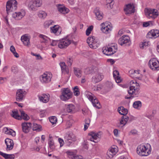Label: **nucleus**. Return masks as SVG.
<instances>
[{"mask_svg":"<svg viewBox=\"0 0 159 159\" xmlns=\"http://www.w3.org/2000/svg\"><path fill=\"white\" fill-rule=\"evenodd\" d=\"M62 72L64 74H68L69 73L68 69L65 65L63 67L61 68Z\"/></svg>","mask_w":159,"mask_h":159,"instance_id":"obj_49","label":"nucleus"},{"mask_svg":"<svg viewBox=\"0 0 159 159\" xmlns=\"http://www.w3.org/2000/svg\"><path fill=\"white\" fill-rule=\"evenodd\" d=\"M38 16L40 18H44L46 17L47 14L44 11H40L39 12L38 14Z\"/></svg>","mask_w":159,"mask_h":159,"instance_id":"obj_45","label":"nucleus"},{"mask_svg":"<svg viewBox=\"0 0 159 159\" xmlns=\"http://www.w3.org/2000/svg\"><path fill=\"white\" fill-rule=\"evenodd\" d=\"M42 4L41 0H31L30 1L28 7L32 10H35L37 7H40Z\"/></svg>","mask_w":159,"mask_h":159,"instance_id":"obj_10","label":"nucleus"},{"mask_svg":"<svg viewBox=\"0 0 159 159\" xmlns=\"http://www.w3.org/2000/svg\"><path fill=\"white\" fill-rule=\"evenodd\" d=\"M57 42L56 41H53L51 43V45L52 46H55L57 45Z\"/></svg>","mask_w":159,"mask_h":159,"instance_id":"obj_63","label":"nucleus"},{"mask_svg":"<svg viewBox=\"0 0 159 159\" xmlns=\"http://www.w3.org/2000/svg\"><path fill=\"white\" fill-rule=\"evenodd\" d=\"M129 90L128 91V93L130 94L135 95L138 94L140 89V86L136 80H131L130 82Z\"/></svg>","mask_w":159,"mask_h":159,"instance_id":"obj_3","label":"nucleus"},{"mask_svg":"<svg viewBox=\"0 0 159 159\" xmlns=\"http://www.w3.org/2000/svg\"><path fill=\"white\" fill-rule=\"evenodd\" d=\"M73 60L72 58H69L67 60V62L68 66H71Z\"/></svg>","mask_w":159,"mask_h":159,"instance_id":"obj_54","label":"nucleus"},{"mask_svg":"<svg viewBox=\"0 0 159 159\" xmlns=\"http://www.w3.org/2000/svg\"><path fill=\"white\" fill-rule=\"evenodd\" d=\"M5 133L9 135H11L12 136H15L16 135V132L12 129L7 128L5 127L3 129Z\"/></svg>","mask_w":159,"mask_h":159,"instance_id":"obj_28","label":"nucleus"},{"mask_svg":"<svg viewBox=\"0 0 159 159\" xmlns=\"http://www.w3.org/2000/svg\"><path fill=\"white\" fill-rule=\"evenodd\" d=\"M59 26L55 25L54 26L50 27L51 32L56 34V35L58 34L59 32L57 33L59 29Z\"/></svg>","mask_w":159,"mask_h":159,"instance_id":"obj_39","label":"nucleus"},{"mask_svg":"<svg viewBox=\"0 0 159 159\" xmlns=\"http://www.w3.org/2000/svg\"><path fill=\"white\" fill-rule=\"evenodd\" d=\"M53 21L52 20H49L47 21H46L45 22V25H47L48 27L50 25H52V23L53 22Z\"/></svg>","mask_w":159,"mask_h":159,"instance_id":"obj_59","label":"nucleus"},{"mask_svg":"<svg viewBox=\"0 0 159 159\" xmlns=\"http://www.w3.org/2000/svg\"><path fill=\"white\" fill-rule=\"evenodd\" d=\"M19 111L20 112L21 116V119H23L25 120H28L30 118L29 116L26 114L25 112L22 110H20Z\"/></svg>","mask_w":159,"mask_h":159,"instance_id":"obj_34","label":"nucleus"},{"mask_svg":"<svg viewBox=\"0 0 159 159\" xmlns=\"http://www.w3.org/2000/svg\"><path fill=\"white\" fill-rule=\"evenodd\" d=\"M112 29V27L107 23H103L101 25V30L105 34H108L110 32Z\"/></svg>","mask_w":159,"mask_h":159,"instance_id":"obj_18","label":"nucleus"},{"mask_svg":"<svg viewBox=\"0 0 159 159\" xmlns=\"http://www.w3.org/2000/svg\"><path fill=\"white\" fill-rule=\"evenodd\" d=\"M0 155L5 159H14L15 156L14 154H8L0 151Z\"/></svg>","mask_w":159,"mask_h":159,"instance_id":"obj_33","label":"nucleus"},{"mask_svg":"<svg viewBox=\"0 0 159 159\" xmlns=\"http://www.w3.org/2000/svg\"><path fill=\"white\" fill-rule=\"evenodd\" d=\"M149 42H143L140 45V48L143 49L146 46H148L149 44Z\"/></svg>","mask_w":159,"mask_h":159,"instance_id":"obj_52","label":"nucleus"},{"mask_svg":"<svg viewBox=\"0 0 159 159\" xmlns=\"http://www.w3.org/2000/svg\"><path fill=\"white\" fill-rule=\"evenodd\" d=\"M48 143L50 148L52 150H54L55 148L54 142L53 139H48Z\"/></svg>","mask_w":159,"mask_h":159,"instance_id":"obj_40","label":"nucleus"},{"mask_svg":"<svg viewBox=\"0 0 159 159\" xmlns=\"http://www.w3.org/2000/svg\"><path fill=\"white\" fill-rule=\"evenodd\" d=\"M75 108V106L74 104H70L67 105L66 107V111L68 113H74Z\"/></svg>","mask_w":159,"mask_h":159,"instance_id":"obj_31","label":"nucleus"},{"mask_svg":"<svg viewBox=\"0 0 159 159\" xmlns=\"http://www.w3.org/2000/svg\"><path fill=\"white\" fill-rule=\"evenodd\" d=\"M148 65L153 71L159 70V62L156 58L151 59L148 62Z\"/></svg>","mask_w":159,"mask_h":159,"instance_id":"obj_9","label":"nucleus"},{"mask_svg":"<svg viewBox=\"0 0 159 159\" xmlns=\"http://www.w3.org/2000/svg\"><path fill=\"white\" fill-rule=\"evenodd\" d=\"M124 10L126 15H130L134 13L135 11V7L134 4L129 3L126 5Z\"/></svg>","mask_w":159,"mask_h":159,"instance_id":"obj_16","label":"nucleus"},{"mask_svg":"<svg viewBox=\"0 0 159 159\" xmlns=\"http://www.w3.org/2000/svg\"><path fill=\"white\" fill-rule=\"evenodd\" d=\"M93 29V26L92 25L90 26L86 30V34L87 36L89 35L91 33V32L92 30Z\"/></svg>","mask_w":159,"mask_h":159,"instance_id":"obj_51","label":"nucleus"},{"mask_svg":"<svg viewBox=\"0 0 159 159\" xmlns=\"http://www.w3.org/2000/svg\"><path fill=\"white\" fill-rule=\"evenodd\" d=\"M113 74L116 82L118 83H120L121 80L120 77L119 76V72L117 70H115L113 71Z\"/></svg>","mask_w":159,"mask_h":159,"instance_id":"obj_29","label":"nucleus"},{"mask_svg":"<svg viewBox=\"0 0 159 159\" xmlns=\"http://www.w3.org/2000/svg\"><path fill=\"white\" fill-rule=\"evenodd\" d=\"M150 25L149 22H146L143 23V27H147Z\"/></svg>","mask_w":159,"mask_h":159,"instance_id":"obj_61","label":"nucleus"},{"mask_svg":"<svg viewBox=\"0 0 159 159\" xmlns=\"http://www.w3.org/2000/svg\"><path fill=\"white\" fill-rule=\"evenodd\" d=\"M87 43L91 48L96 49L99 46V44L97 39L94 36H92L88 38Z\"/></svg>","mask_w":159,"mask_h":159,"instance_id":"obj_11","label":"nucleus"},{"mask_svg":"<svg viewBox=\"0 0 159 159\" xmlns=\"http://www.w3.org/2000/svg\"><path fill=\"white\" fill-rule=\"evenodd\" d=\"M117 45L114 43L109 44L107 47L102 48L103 53L107 56H111L115 53L117 51Z\"/></svg>","mask_w":159,"mask_h":159,"instance_id":"obj_2","label":"nucleus"},{"mask_svg":"<svg viewBox=\"0 0 159 159\" xmlns=\"http://www.w3.org/2000/svg\"><path fill=\"white\" fill-rule=\"evenodd\" d=\"M26 92L22 89L17 90L16 96V99L17 101H20L23 100L24 97L26 95Z\"/></svg>","mask_w":159,"mask_h":159,"instance_id":"obj_17","label":"nucleus"},{"mask_svg":"<svg viewBox=\"0 0 159 159\" xmlns=\"http://www.w3.org/2000/svg\"><path fill=\"white\" fill-rule=\"evenodd\" d=\"M119 113L121 115L124 116L126 115L128 113V110L124 108L123 107H119L117 109Z\"/></svg>","mask_w":159,"mask_h":159,"instance_id":"obj_32","label":"nucleus"},{"mask_svg":"<svg viewBox=\"0 0 159 159\" xmlns=\"http://www.w3.org/2000/svg\"><path fill=\"white\" fill-rule=\"evenodd\" d=\"M21 40L25 45L26 46L30 45V38L27 34L23 35L21 37Z\"/></svg>","mask_w":159,"mask_h":159,"instance_id":"obj_24","label":"nucleus"},{"mask_svg":"<svg viewBox=\"0 0 159 159\" xmlns=\"http://www.w3.org/2000/svg\"><path fill=\"white\" fill-rule=\"evenodd\" d=\"M45 111H40V115L41 117H43L45 116Z\"/></svg>","mask_w":159,"mask_h":159,"instance_id":"obj_64","label":"nucleus"},{"mask_svg":"<svg viewBox=\"0 0 159 159\" xmlns=\"http://www.w3.org/2000/svg\"><path fill=\"white\" fill-rule=\"evenodd\" d=\"M62 72L64 74H68L69 73L68 69L65 65L63 67L61 68Z\"/></svg>","mask_w":159,"mask_h":159,"instance_id":"obj_48","label":"nucleus"},{"mask_svg":"<svg viewBox=\"0 0 159 159\" xmlns=\"http://www.w3.org/2000/svg\"><path fill=\"white\" fill-rule=\"evenodd\" d=\"M118 43L121 46L124 44L129 46L130 43V38L128 35H123L119 39Z\"/></svg>","mask_w":159,"mask_h":159,"instance_id":"obj_14","label":"nucleus"},{"mask_svg":"<svg viewBox=\"0 0 159 159\" xmlns=\"http://www.w3.org/2000/svg\"><path fill=\"white\" fill-rule=\"evenodd\" d=\"M128 120L129 117L127 116H123L121 117L120 121V123L121 125H123L124 126L126 124Z\"/></svg>","mask_w":159,"mask_h":159,"instance_id":"obj_35","label":"nucleus"},{"mask_svg":"<svg viewBox=\"0 0 159 159\" xmlns=\"http://www.w3.org/2000/svg\"><path fill=\"white\" fill-rule=\"evenodd\" d=\"M22 130L23 132L26 133L29 132L31 126V124L30 122H24L21 124Z\"/></svg>","mask_w":159,"mask_h":159,"instance_id":"obj_21","label":"nucleus"},{"mask_svg":"<svg viewBox=\"0 0 159 159\" xmlns=\"http://www.w3.org/2000/svg\"><path fill=\"white\" fill-rule=\"evenodd\" d=\"M118 130L116 129H114L113 131V133L114 135L117 136L118 134Z\"/></svg>","mask_w":159,"mask_h":159,"instance_id":"obj_62","label":"nucleus"},{"mask_svg":"<svg viewBox=\"0 0 159 159\" xmlns=\"http://www.w3.org/2000/svg\"><path fill=\"white\" fill-rule=\"evenodd\" d=\"M117 149L113 147H111L109 149V151L107 152V154H110V153H112V154H115L117 153Z\"/></svg>","mask_w":159,"mask_h":159,"instance_id":"obj_43","label":"nucleus"},{"mask_svg":"<svg viewBox=\"0 0 159 159\" xmlns=\"http://www.w3.org/2000/svg\"><path fill=\"white\" fill-rule=\"evenodd\" d=\"M50 95L49 94H43L41 96H39V98L40 101L44 103L47 102L49 99Z\"/></svg>","mask_w":159,"mask_h":159,"instance_id":"obj_27","label":"nucleus"},{"mask_svg":"<svg viewBox=\"0 0 159 159\" xmlns=\"http://www.w3.org/2000/svg\"><path fill=\"white\" fill-rule=\"evenodd\" d=\"M141 102L139 101L135 102H134L133 106L135 108L139 109L141 107Z\"/></svg>","mask_w":159,"mask_h":159,"instance_id":"obj_41","label":"nucleus"},{"mask_svg":"<svg viewBox=\"0 0 159 159\" xmlns=\"http://www.w3.org/2000/svg\"><path fill=\"white\" fill-rule=\"evenodd\" d=\"M25 15V12L22 11L21 12H16L12 15L13 18L16 20H19L21 19Z\"/></svg>","mask_w":159,"mask_h":159,"instance_id":"obj_22","label":"nucleus"},{"mask_svg":"<svg viewBox=\"0 0 159 159\" xmlns=\"http://www.w3.org/2000/svg\"><path fill=\"white\" fill-rule=\"evenodd\" d=\"M106 2L108 6H110L111 8H112L113 5L114 4V1L113 0H106Z\"/></svg>","mask_w":159,"mask_h":159,"instance_id":"obj_50","label":"nucleus"},{"mask_svg":"<svg viewBox=\"0 0 159 159\" xmlns=\"http://www.w3.org/2000/svg\"><path fill=\"white\" fill-rule=\"evenodd\" d=\"M101 133L100 132L98 133L93 132H90L88 134L89 136H90L89 140L95 143H98L101 138Z\"/></svg>","mask_w":159,"mask_h":159,"instance_id":"obj_12","label":"nucleus"},{"mask_svg":"<svg viewBox=\"0 0 159 159\" xmlns=\"http://www.w3.org/2000/svg\"><path fill=\"white\" fill-rule=\"evenodd\" d=\"M104 78V75L102 73L98 71L95 72L91 79V82L96 84L102 80Z\"/></svg>","mask_w":159,"mask_h":159,"instance_id":"obj_13","label":"nucleus"},{"mask_svg":"<svg viewBox=\"0 0 159 159\" xmlns=\"http://www.w3.org/2000/svg\"><path fill=\"white\" fill-rule=\"evenodd\" d=\"M148 38H156L159 36V30H152L150 31L147 35Z\"/></svg>","mask_w":159,"mask_h":159,"instance_id":"obj_20","label":"nucleus"},{"mask_svg":"<svg viewBox=\"0 0 159 159\" xmlns=\"http://www.w3.org/2000/svg\"><path fill=\"white\" fill-rule=\"evenodd\" d=\"M96 67L94 66H91L90 67H87L85 69L84 72L86 74H89L93 73Z\"/></svg>","mask_w":159,"mask_h":159,"instance_id":"obj_30","label":"nucleus"},{"mask_svg":"<svg viewBox=\"0 0 159 159\" xmlns=\"http://www.w3.org/2000/svg\"><path fill=\"white\" fill-rule=\"evenodd\" d=\"M17 2L16 0H9L6 5V10L7 13L16 10L17 8Z\"/></svg>","mask_w":159,"mask_h":159,"instance_id":"obj_8","label":"nucleus"},{"mask_svg":"<svg viewBox=\"0 0 159 159\" xmlns=\"http://www.w3.org/2000/svg\"><path fill=\"white\" fill-rule=\"evenodd\" d=\"M39 37V38L42 39L44 41H43V42L45 43L47 41L46 38H47V37L45 35L42 34H40Z\"/></svg>","mask_w":159,"mask_h":159,"instance_id":"obj_53","label":"nucleus"},{"mask_svg":"<svg viewBox=\"0 0 159 159\" xmlns=\"http://www.w3.org/2000/svg\"><path fill=\"white\" fill-rule=\"evenodd\" d=\"M71 43V40L67 39H63L59 40L58 43V47L60 48H65L68 47Z\"/></svg>","mask_w":159,"mask_h":159,"instance_id":"obj_15","label":"nucleus"},{"mask_svg":"<svg viewBox=\"0 0 159 159\" xmlns=\"http://www.w3.org/2000/svg\"><path fill=\"white\" fill-rule=\"evenodd\" d=\"M151 150L150 145L147 143L144 145H139L137 149V152L140 156H147L151 153Z\"/></svg>","mask_w":159,"mask_h":159,"instance_id":"obj_1","label":"nucleus"},{"mask_svg":"<svg viewBox=\"0 0 159 159\" xmlns=\"http://www.w3.org/2000/svg\"><path fill=\"white\" fill-rule=\"evenodd\" d=\"M11 116L15 119L18 120L21 119V117L18 114V111L17 110H14L12 111Z\"/></svg>","mask_w":159,"mask_h":159,"instance_id":"obj_36","label":"nucleus"},{"mask_svg":"<svg viewBox=\"0 0 159 159\" xmlns=\"http://www.w3.org/2000/svg\"><path fill=\"white\" fill-rule=\"evenodd\" d=\"M50 121L52 124H55L57 121V118L54 116H52L49 117Z\"/></svg>","mask_w":159,"mask_h":159,"instance_id":"obj_46","label":"nucleus"},{"mask_svg":"<svg viewBox=\"0 0 159 159\" xmlns=\"http://www.w3.org/2000/svg\"><path fill=\"white\" fill-rule=\"evenodd\" d=\"M10 50L13 53V54L15 57L18 58L19 57V55L18 53H17L16 51V50L14 46H11L10 48Z\"/></svg>","mask_w":159,"mask_h":159,"instance_id":"obj_42","label":"nucleus"},{"mask_svg":"<svg viewBox=\"0 0 159 159\" xmlns=\"http://www.w3.org/2000/svg\"><path fill=\"white\" fill-rule=\"evenodd\" d=\"M73 93L75 96H78L80 94V89L77 86H75L73 88Z\"/></svg>","mask_w":159,"mask_h":159,"instance_id":"obj_44","label":"nucleus"},{"mask_svg":"<svg viewBox=\"0 0 159 159\" xmlns=\"http://www.w3.org/2000/svg\"><path fill=\"white\" fill-rule=\"evenodd\" d=\"M58 10L59 12L64 14L68 13L70 11L68 8L64 6L61 5H58Z\"/></svg>","mask_w":159,"mask_h":159,"instance_id":"obj_26","label":"nucleus"},{"mask_svg":"<svg viewBox=\"0 0 159 159\" xmlns=\"http://www.w3.org/2000/svg\"><path fill=\"white\" fill-rule=\"evenodd\" d=\"M64 139L66 144L68 146L76 141V136L72 132H68L66 134Z\"/></svg>","mask_w":159,"mask_h":159,"instance_id":"obj_4","label":"nucleus"},{"mask_svg":"<svg viewBox=\"0 0 159 159\" xmlns=\"http://www.w3.org/2000/svg\"><path fill=\"white\" fill-rule=\"evenodd\" d=\"M62 72L64 74H68L69 73L68 69L65 65L63 67L61 68Z\"/></svg>","mask_w":159,"mask_h":159,"instance_id":"obj_47","label":"nucleus"},{"mask_svg":"<svg viewBox=\"0 0 159 159\" xmlns=\"http://www.w3.org/2000/svg\"><path fill=\"white\" fill-rule=\"evenodd\" d=\"M145 14L147 17L149 19H154L159 15L157 10L155 9H147L145 10Z\"/></svg>","mask_w":159,"mask_h":159,"instance_id":"obj_6","label":"nucleus"},{"mask_svg":"<svg viewBox=\"0 0 159 159\" xmlns=\"http://www.w3.org/2000/svg\"><path fill=\"white\" fill-rule=\"evenodd\" d=\"M74 73L77 77H80L82 75V71L79 68H74Z\"/></svg>","mask_w":159,"mask_h":159,"instance_id":"obj_37","label":"nucleus"},{"mask_svg":"<svg viewBox=\"0 0 159 159\" xmlns=\"http://www.w3.org/2000/svg\"><path fill=\"white\" fill-rule=\"evenodd\" d=\"M5 143L7 145L6 150H10L13 148V142L12 140L7 138L5 140Z\"/></svg>","mask_w":159,"mask_h":159,"instance_id":"obj_25","label":"nucleus"},{"mask_svg":"<svg viewBox=\"0 0 159 159\" xmlns=\"http://www.w3.org/2000/svg\"><path fill=\"white\" fill-rule=\"evenodd\" d=\"M137 134V131L136 129H133L130 131L129 132V134H133L134 135H135Z\"/></svg>","mask_w":159,"mask_h":159,"instance_id":"obj_58","label":"nucleus"},{"mask_svg":"<svg viewBox=\"0 0 159 159\" xmlns=\"http://www.w3.org/2000/svg\"><path fill=\"white\" fill-rule=\"evenodd\" d=\"M82 157L81 156L74 155L71 157V159H82Z\"/></svg>","mask_w":159,"mask_h":159,"instance_id":"obj_57","label":"nucleus"},{"mask_svg":"<svg viewBox=\"0 0 159 159\" xmlns=\"http://www.w3.org/2000/svg\"><path fill=\"white\" fill-rule=\"evenodd\" d=\"M72 125V123L70 121H67L66 125V129L70 128Z\"/></svg>","mask_w":159,"mask_h":159,"instance_id":"obj_55","label":"nucleus"},{"mask_svg":"<svg viewBox=\"0 0 159 159\" xmlns=\"http://www.w3.org/2000/svg\"><path fill=\"white\" fill-rule=\"evenodd\" d=\"M32 129L34 131H40L42 130V126L36 123H34L32 126Z\"/></svg>","mask_w":159,"mask_h":159,"instance_id":"obj_38","label":"nucleus"},{"mask_svg":"<svg viewBox=\"0 0 159 159\" xmlns=\"http://www.w3.org/2000/svg\"><path fill=\"white\" fill-rule=\"evenodd\" d=\"M17 68L16 66H12L11 68V71L14 73H16L17 72Z\"/></svg>","mask_w":159,"mask_h":159,"instance_id":"obj_56","label":"nucleus"},{"mask_svg":"<svg viewBox=\"0 0 159 159\" xmlns=\"http://www.w3.org/2000/svg\"><path fill=\"white\" fill-rule=\"evenodd\" d=\"M94 12L96 16L97 19L98 20H101L103 18V15L102 12L100 10L99 7L96 8L94 10Z\"/></svg>","mask_w":159,"mask_h":159,"instance_id":"obj_23","label":"nucleus"},{"mask_svg":"<svg viewBox=\"0 0 159 159\" xmlns=\"http://www.w3.org/2000/svg\"><path fill=\"white\" fill-rule=\"evenodd\" d=\"M51 77L50 74L45 72L40 76V80L42 83H46L51 81Z\"/></svg>","mask_w":159,"mask_h":159,"instance_id":"obj_19","label":"nucleus"},{"mask_svg":"<svg viewBox=\"0 0 159 159\" xmlns=\"http://www.w3.org/2000/svg\"><path fill=\"white\" fill-rule=\"evenodd\" d=\"M85 94L87 97L92 102L94 107L99 109L101 107L100 103L94 95L89 92H86Z\"/></svg>","mask_w":159,"mask_h":159,"instance_id":"obj_5","label":"nucleus"},{"mask_svg":"<svg viewBox=\"0 0 159 159\" xmlns=\"http://www.w3.org/2000/svg\"><path fill=\"white\" fill-rule=\"evenodd\" d=\"M58 141H59V142L60 143V146L61 147H62V146H63V144H64V141H63V140L61 139V138H59L58 139Z\"/></svg>","mask_w":159,"mask_h":159,"instance_id":"obj_60","label":"nucleus"},{"mask_svg":"<svg viewBox=\"0 0 159 159\" xmlns=\"http://www.w3.org/2000/svg\"><path fill=\"white\" fill-rule=\"evenodd\" d=\"M72 97V93L68 88H65L61 91L60 98L63 101H66Z\"/></svg>","mask_w":159,"mask_h":159,"instance_id":"obj_7","label":"nucleus"}]
</instances>
